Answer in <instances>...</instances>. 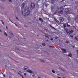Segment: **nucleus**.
Here are the masks:
<instances>
[{
  "mask_svg": "<svg viewBox=\"0 0 78 78\" xmlns=\"http://www.w3.org/2000/svg\"><path fill=\"white\" fill-rule=\"evenodd\" d=\"M35 4L34 3H32L30 4V7L32 9H34L35 8Z\"/></svg>",
  "mask_w": 78,
  "mask_h": 78,
  "instance_id": "1",
  "label": "nucleus"
},
{
  "mask_svg": "<svg viewBox=\"0 0 78 78\" xmlns=\"http://www.w3.org/2000/svg\"><path fill=\"white\" fill-rule=\"evenodd\" d=\"M67 23L63 24L64 28L66 31H67V30H68L67 28H66V27L67 26Z\"/></svg>",
  "mask_w": 78,
  "mask_h": 78,
  "instance_id": "2",
  "label": "nucleus"
},
{
  "mask_svg": "<svg viewBox=\"0 0 78 78\" xmlns=\"http://www.w3.org/2000/svg\"><path fill=\"white\" fill-rule=\"evenodd\" d=\"M26 11H27L29 12H31V9L30 7H28L26 10Z\"/></svg>",
  "mask_w": 78,
  "mask_h": 78,
  "instance_id": "3",
  "label": "nucleus"
},
{
  "mask_svg": "<svg viewBox=\"0 0 78 78\" xmlns=\"http://www.w3.org/2000/svg\"><path fill=\"white\" fill-rule=\"evenodd\" d=\"M74 30H69V32H67L66 31V33L67 34H69V35H70V33H73V32Z\"/></svg>",
  "mask_w": 78,
  "mask_h": 78,
  "instance_id": "4",
  "label": "nucleus"
},
{
  "mask_svg": "<svg viewBox=\"0 0 78 78\" xmlns=\"http://www.w3.org/2000/svg\"><path fill=\"white\" fill-rule=\"evenodd\" d=\"M61 50L62 51V53H67V50L65 49L61 48Z\"/></svg>",
  "mask_w": 78,
  "mask_h": 78,
  "instance_id": "5",
  "label": "nucleus"
},
{
  "mask_svg": "<svg viewBox=\"0 0 78 78\" xmlns=\"http://www.w3.org/2000/svg\"><path fill=\"white\" fill-rule=\"evenodd\" d=\"M26 39L25 38L22 39V38H21L20 40V42H23V41H25Z\"/></svg>",
  "mask_w": 78,
  "mask_h": 78,
  "instance_id": "6",
  "label": "nucleus"
},
{
  "mask_svg": "<svg viewBox=\"0 0 78 78\" xmlns=\"http://www.w3.org/2000/svg\"><path fill=\"white\" fill-rule=\"evenodd\" d=\"M60 21L61 22H62L64 21V18L62 17H60Z\"/></svg>",
  "mask_w": 78,
  "mask_h": 78,
  "instance_id": "7",
  "label": "nucleus"
},
{
  "mask_svg": "<svg viewBox=\"0 0 78 78\" xmlns=\"http://www.w3.org/2000/svg\"><path fill=\"white\" fill-rule=\"evenodd\" d=\"M75 21H76V22H78V15H77L76 16V17L75 18Z\"/></svg>",
  "mask_w": 78,
  "mask_h": 78,
  "instance_id": "8",
  "label": "nucleus"
},
{
  "mask_svg": "<svg viewBox=\"0 0 78 78\" xmlns=\"http://www.w3.org/2000/svg\"><path fill=\"white\" fill-rule=\"evenodd\" d=\"M64 12V11L62 10H61L60 11L58 12V13L59 14H62Z\"/></svg>",
  "mask_w": 78,
  "mask_h": 78,
  "instance_id": "9",
  "label": "nucleus"
},
{
  "mask_svg": "<svg viewBox=\"0 0 78 78\" xmlns=\"http://www.w3.org/2000/svg\"><path fill=\"white\" fill-rule=\"evenodd\" d=\"M9 33L10 34H11V35L13 37V34H12V32H11V31H9Z\"/></svg>",
  "mask_w": 78,
  "mask_h": 78,
  "instance_id": "10",
  "label": "nucleus"
},
{
  "mask_svg": "<svg viewBox=\"0 0 78 78\" xmlns=\"http://www.w3.org/2000/svg\"><path fill=\"white\" fill-rule=\"evenodd\" d=\"M67 19L69 21H70V20H71L70 17L69 16H68Z\"/></svg>",
  "mask_w": 78,
  "mask_h": 78,
  "instance_id": "11",
  "label": "nucleus"
},
{
  "mask_svg": "<svg viewBox=\"0 0 78 78\" xmlns=\"http://www.w3.org/2000/svg\"><path fill=\"white\" fill-rule=\"evenodd\" d=\"M39 20L41 22H41H44L43 20H42V19L41 18H39Z\"/></svg>",
  "mask_w": 78,
  "mask_h": 78,
  "instance_id": "12",
  "label": "nucleus"
},
{
  "mask_svg": "<svg viewBox=\"0 0 78 78\" xmlns=\"http://www.w3.org/2000/svg\"><path fill=\"white\" fill-rule=\"evenodd\" d=\"M51 9L52 12H53V10H54V7L53 6H51Z\"/></svg>",
  "mask_w": 78,
  "mask_h": 78,
  "instance_id": "13",
  "label": "nucleus"
},
{
  "mask_svg": "<svg viewBox=\"0 0 78 78\" xmlns=\"http://www.w3.org/2000/svg\"><path fill=\"white\" fill-rule=\"evenodd\" d=\"M26 13L27 14V15L28 16L30 14V12H29L27 11V12H26Z\"/></svg>",
  "mask_w": 78,
  "mask_h": 78,
  "instance_id": "14",
  "label": "nucleus"
},
{
  "mask_svg": "<svg viewBox=\"0 0 78 78\" xmlns=\"http://www.w3.org/2000/svg\"><path fill=\"white\" fill-rule=\"evenodd\" d=\"M18 73L19 74V75H20V76H21V75H22V72H21V71H19L18 72Z\"/></svg>",
  "mask_w": 78,
  "mask_h": 78,
  "instance_id": "15",
  "label": "nucleus"
},
{
  "mask_svg": "<svg viewBox=\"0 0 78 78\" xmlns=\"http://www.w3.org/2000/svg\"><path fill=\"white\" fill-rule=\"evenodd\" d=\"M27 72H28L29 73H32V72H32V71H31V70H27Z\"/></svg>",
  "mask_w": 78,
  "mask_h": 78,
  "instance_id": "16",
  "label": "nucleus"
},
{
  "mask_svg": "<svg viewBox=\"0 0 78 78\" xmlns=\"http://www.w3.org/2000/svg\"><path fill=\"white\" fill-rule=\"evenodd\" d=\"M40 62H45L44 59H40Z\"/></svg>",
  "mask_w": 78,
  "mask_h": 78,
  "instance_id": "17",
  "label": "nucleus"
},
{
  "mask_svg": "<svg viewBox=\"0 0 78 78\" xmlns=\"http://www.w3.org/2000/svg\"><path fill=\"white\" fill-rule=\"evenodd\" d=\"M68 56H69V57H72V53H70L69 54V55H68Z\"/></svg>",
  "mask_w": 78,
  "mask_h": 78,
  "instance_id": "18",
  "label": "nucleus"
},
{
  "mask_svg": "<svg viewBox=\"0 0 78 78\" xmlns=\"http://www.w3.org/2000/svg\"><path fill=\"white\" fill-rule=\"evenodd\" d=\"M48 37H47L45 38L46 41H47V42H48Z\"/></svg>",
  "mask_w": 78,
  "mask_h": 78,
  "instance_id": "19",
  "label": "nucleus"
},
{
  "mask_svg": "<svg viewBox=\"0 0 78 78\" xmlns=\"http://www.w3.org/2000/svg\"><path fill=\"white\" fill-rule=\"evenodd\" d=\"M16 50H17V51H18L19 53H20V50H19V48H16Z\"/></svg>",
  "mask_w": 78,
  "mask_h": 78,
  "instance_id": "20",
  "label": "nucleus"
},
{
  "mask_svg": "<svg viewBox=\"0 0 78 78\" xmlns=\"http://www.w3.org/2000/svg\"><path fill=\"white\" fill-rule=\"evenodd\" d=\"M24 5H25V4L24 3H23V4L22 5V7H21L22 8H23V7H24Z\"/></svg>",
  "mask_w": 78,
  "mask_h": 78,
  "instance_id": "21",
  "label": "nucleus"
},
{
  "mask_svg": "<svg viewBox=\"0 0 78 78\" xmlns=\"http://www.w3.org/2000/svg\"><path fill=\"white\" fill-rule=\"evenodd\" d=\"M48 5H49V4H48V3H46L44 4V5L46 7H47V6H48Z\"/></svg>",
  "mask_w": 78,
  "mask_h": 78,
  "instance_id": "22",
  "label": "nucleus"
},
{
  "mask_svg": "<svg viewBox=\"0 0 78 78\" xmlns=\"http://www.w3.org/2000/svg\"><path fill=\"white\" fill-rule=\"evenodd\" d=\"M59 9V7H57L56 9V11H58Z\"/></svg>",
  "mask_w": 78,
  "mask_h": 78,
  "instance_id": "23",
  "label": "nucleus"
},
{
  "mask_svg": "<svg viewBox=\"0 0 78 78\" xmlns=\"http://www.w3.org/2000/svg\"><path fill=\"white\" fill-rule=\"evenodd\" d=\"M24 16H25V17H26L27 16V14L26 13H25L24 14V15H23Z\"/></svg>",
  "mask_w": 78,
  "mask_h": 78,
  "instance_id": "24",
  "label": "nucleus"
},
{
  "mask_svg": "<svg viewBox=\"0 0 78 78\" xmlns=\"http://www.w3.org/2000/svg\"><path fill=\"white\" fill-rule=\"evenodd\" d=\"M4 35L6 36H8V34H7L5 32H4Z\"/></svg>",
  "mask_w": 78,
  "mask_h": 78,
  "instance_id": "25",
  "label": "nucleus"
},
{
  "mask_svg": "<svg viewBox=\"0 0 78 78\" xmlns=\"http://www.w3.org/2000/svg\"><path fill=\"white\" fill-rule=\"evenodd\" d=\"M55 21H56V22H57V23H59V21L58 20H56V19H55Z\"/></svg>",
  "mask_w": 78,
  "mask_h": 78,
  "instance_id": "26",
  "label": "nucleus"
},
{
  "mask_svg": "<svg viewBox=\"0 0 78 78\" xmlns=\"http://www.w3.org/2000/svg\"><path fill=\"white\" fill-rule=\"evenodd\" d=\"M68 12H68L67 11H65V14H67V13H68Z\"/></svg>",
  "mask_w": 78,
  "mask_h": 78,
  "instance_id": "27",
  "label": "nucleus"
},
{
  "mask_svg": "<svg viewBox=\"0 0 78 78\" xmlns=\"http://www.w3.org/2000/svg\"><path fill=\"white\" fill-rule=\"evenodd\" d=\"M50 27H51V28H53V29H54V30H55V28L52 26L50 25Z\"/></svg>",
  "mask_w": 78,
  "mask_h": 78,
  "instance_id": "28",
  "label": "nucleus"
},
{
  "mask_svg": "<svg viewBox=\"0 0 78 78\" xmlns=\"http://www.w3.org/2000/svg\"><path fill=\"white\" fill-rule=\"evenodd\" d=\"M42 45H43V46H45V43H42Z\"/></svg>",
  "mask_w": 78,
  "mask_h": 78,
  "instance_id": "29",
  "label": "nucleus"
},
{
  "mask_svg": "<svg viewBox=\"0 0 78 78\" xmlns=\"http://www.w3.org/2000/svg\"><path fill=\"white\" fill-rule=\"evenodd\" d=\"M52 72L53 73H55V71L54 70H52Z\"/></svg>",
  "mask_w": 78,
  "mask_h": 78,
  "instance_id": "30",
  "label": "nucleus"
},
{
  "mask_svg": "<svg viewBox=\"0 0 78 78\" xmlns=\"http://www.w3.org/2000/svg\"><path fill=\"white\" fill-rule=\"evenodd\" d=\"M66 9H67V10H68V11H70L71 9H69V8H67Z\"/></svg>",
  "mask_w": 78,
  "mask_h": 78,
  "instance_id": "31",
  "label": "nucleus"
},
{
  "mask_svg": "<svg viewBox=\"0 0 78 78\" xmlns=\"http://www.w3.org/2000/svg\"><path fill=\"white\" fill-rule=\"evenodd\" d=\"M1 21L2 23L4 25V22H3V20H1Z\"/></svg>",
  "mask_w": 78,
  "mask_h": 78,
  "instance_id": "32",
  "label": "nucleus"
},
{
  "mask_svg": "<svg viewBox=\"0 0 78 78\" xmlns=\"http://www.w3.org/2000/svg\"><path fill=\"white\" fill-rule=\"evenodd\" d=\"M9 39H10V38H7V39H8V41H11V40H9Z\"/></svg>",
  "mask_w": 78,
  "mask_h": 78,
  "instance_id": "33",
  "label": "nucleus"
},
{
  "mask_svg": "<svg viewBox=\"0 0 78 78\" xmlns=\"http://www.w3.org/2000/svg\"><path fill=\"white\" fill-rule=\"evenodd\" d=\"M75 3H76V4H78V1H76L75 2Z\"/></svg>",
  "mask_w": 78,
  "mask_h": 78,
  "instance_id": "34",
  "label": "nucleus"
},
{
  "mask_svg": "<svg viewBox=\"0 0 78 78\" xmlns=\"http://www.w3.org/2000/svg\"><path fill=\"white\" fill-rule=\"evenodd\" d=\"M67 27H70V26L69 24H68L67 23Z\"/></svg>",
  "mask_w": 78,
  "mask_h": 78,
  "instance_id": "35",
  "label": "nucleus"
},
{
  "mask_svg": "<svg viewBox=\"0 0 78 78\" xmlns=\"http://www.w3.org/2000/svg\"><path fill=\"white\" fill-rule=\"evenodd\" d=\"M33 19L34 20H35L36 19V17H34L33 18Z\"/></svg>",
  "mask_w": 78,
  "mask_h": 78,
  "instance_id": "36",
  "label": "nucleus"
},
{
  "mask_svg": "<svg viewBox=\"0 0 78 78\" xmlns=\"http://www.w3.org/2000/svg\"><path fill=\"white\" fill-rule=\"evenodd\" d=\"M60 9H64V8H63V7H60Z\"/></svg>",
  "mask_w": 78,
  "mask_h": 78,
  "instance_id": "37",
  "label": "nucleus"
},
{
  "mask_svg": "<svg viewBox=\"0 0 78 78\" xmlns=\"http://www.w3.org/2000/svg\"><path fill=\"white\" fill-rule=\"evenodd\" d=\"M9 1L10 2V3L12 2V0H9Z\"/></svg>",
  "mask_w": 78,
  "mask_h": 78,
  "instance_id": "38",
  "label": "nucleus"
},
{
  "mask_svg": "<svg viewBox=\"0 0 78 78\" xmlns=\"http://www.w3.org/2000/svg\"><path fill=\"white\" fill-rule=\"evenodd\" d=\"M66 43H67V44H69V42L68 41H66Z\"/></svg>",
  "mask_w": 78,
  "mask_h": 78,
  "instance_id": "39",
  "label": "nucleus"
},
{
  "mask_svg": "<svg viewBox=\"0 0 78 78\" xmlns=\"http://www.w3.org/2000/svg\"><path fill=\"white\" fill-rule=\"evenodd\" d=\"M73 15H74V16H75L76 14L74 13H73Z\"/></svg>",
  "mask_w": 78,
  "mask_h": 78,
  "instance_id": "40",
  "label": "nucleus"
},
{
  "mask_svg": "<svg viewBox=\"0 0 78 78\" xmlns=\"http://www.w3.org/2000/svg\"><path fill=\"white\" fill-rule=\"evenodd\" d=\"M51 41H53V40H54L53 38H51Z\"/></svg>",
  "mask_w": 78,
  "mask_h": 78,
  "instance_id": "41",
  "label": "nucleus"
},
{
  "mask_svg": "<svg viewBox=\"0 0 78 78\" xmlns=\"http://www.w3.org/2000/svg\"><path fill=\"white\" fill-rule=\"evenodd\" d=\"M27 68H24V70H27Z\"/></svg>",
  "mask_w": 78,
  "mask_h": 78,
  "instance_id": "42",
  "label": "nucleus"
},
{
  "mask_svg": "<svg viewBox=\"0 0 78 78\" xmlns=\"http://www.w3.org/2000/svg\"><path fill=\"white\" fill-rule=\"evenodd\" d=\"M24 75H25V76H26L27 75V74H26V73H24Z\"/></svg>",
  "mask_w": 78,
  "mask_h": 78,
  "instance_id": "43",
  "label": "nucleus"
},
{
  "mask_svg": "<svg viewBox=\"0 0 78 78\" xmlns=\"http://www.w3.org/2000/svg\"><path fill=\"white\" fill-rule=\"evenodd\" d=\"M21 76H22V78H24V77H23V76L22 75H21Z\"/></svg>",
  "mask_w": 78,
  "mask_h": 78,
  "instance_id": "44",
  "label": "nucleus"
},
{
  "mask_svg": "<svg viewBox=\"0 0 78 78\" xmlns=\"http://www.w3.org/2000/svg\"><path fill=\"white\" fill-rule=\"evenodd\" d=\"M70 37H73V36L72 35H70Z\"/></svg>",
  "mask_w": 78,
  "mask_h": 78,
  "instance_id": "45",
  "label": "nucleus"
},
{
  "mask_svg": "<svg viewBox=\"0 0 78 78\" xmlns=\"http://www.w3.org/2000/svg\"><path fill=\"white\" fill-rule=\"evenodd\" d=\"M56 13H57V12H56L55 13H54V14H56Z\"/></svg>",
  "mask_w": 78,
  "mask_h": 78,
  "instance_id": "46",
  "label": "nucleus"
},
{
  "mask_svg": "<svg viewBox=\"0 0 78 78\" xmlns=\"http://www.w3.org/2000/svg\"><path fill=\"white\" fill-rule=\"evenodd\" d=\"M3 76H4V77H5V74H3Z\"/></svg>",
  "mask_w": 78,
  "mask_h": 78,
  "instance_id": "47",
  "label": "nucleus"
},
{
  "mask_svg": "<svg viewBox=\"0 0 78 78\" xmlns=\"http://www.w3.org/2000/svg\"><path fill=\"white\" fill-rule=\"evenodd\" d=\"M0 32H1V33H2V30H1V29H0Z\"/></svg>",
  "mask_w": 78,
  "mask_h": 78,
  "instance_id": "48",
  "label": "nucleus"
},
{
  "mask_svg": "<svg viewBox=\"0 0 78 78\" xmlns=\"http://www.w3.org/2000/svg\"><path fill=\"white\" fill-rule=\"evenodd\" d=\"M15 25L16 27H17V24H16V23H15Z\"/></svg>",
  "mask_w": 78,
  "mask_h": 78,
  "instance_id": "49",
  "label": "nucleus"
},
{
  "mask_svg": "<svg viewBox=\"0 0 78 78\" xmlns=\"http://www.w3.org/2000/svg\"><path fill=\"white\" fill-rule=\"evenodd\" d=\"M41 78V76H39L38 77V78Z\"/></svg>",
  "mask_w": 78,
  "mask_h": 78,
  "instance_id": "50",
  "label": "nucleus"
},
{
  "mask_svg": "<svg viewBox=\"0 0 78 78\" xmlns=\"http://www.w3.org/2000/svg\"><path fill=\"white\" fill-rule=\"evenodd\" d=\"M49 47L50 48H51V47H51V46H49Z\"/></svg>",
  "mask_w": 78,
  "mask_h": 78,
  "instance_id": "51",
  "label": "nucleus"
},
{
  "mask_svg": "<svg viewBox=\"0 0 78 78\" xmlns=\"http://www.w3.org/2000/svg\"><path fill=\"white\" fill-rule=\"evenodd\" d=\"M57 78H61V77H59V76H58V77H57Z\"/></svg>",
  "mask_w": 78,
  "mask_h": 78,
  "instance_id": "52",
  "label": "nucleus"
},
{
  "mask_svg": "<svg viewBox=\"0 0 78 78\" xmlns=\"http://www.w3.org/2000/svg\"><path fill=\"white\" fill-rule=\"evenodd\" d=\"M9 78H12V77L11 76H10Z\"/></svg>",
  "mask_w": 78,
  "mask_h": 78,
  "instance_id": "53",
  "label": "nucleus"
},
{
  "mask_svg": "<svg viewBox=\"0 0 78 78\" xmlns=\"http://www.w3.org/2000/svg\"><path fill=\"white\" fill-rule=\"evenodd\" d=\"M6 29H8V27L6 26Z\"/></svg>",
  "mask_w": 78,
  "mask_h": 78,
  "instance_id": "54",
  "label": "nucleus"
},
{
  "mask_svg": "<svg viewBox=\"0 0 78 78\" xmlns=\"http://www.w3.org/2000/svg\"><path fill=\"white\" fill-rule=\"evenodd\" d=\"M3 2H5V0H2Z\"/></svg>",
  "mask_w": 78,
  "mask_h": 78,
  "instance_id": "55",
  "label": "nucleus"
},
{
  "mask_svg": "<svg viewBox=\"0 0 78 78\" xmlns=\"http://www.w3.org/2000/svg\"><path fill=\"white\" fill-rule=\"evenodd\" d=\"M32 76H34L35 75H32Z\"/></svg>",
  "mask_w": 78,
  "mask_h": 78,
  "instance_id": "56",
  "label": "nucleus"
},
{
  "mask_svg": "<svg viewBox=\"0 0 78 78\" xmlns=\"http://www.w3.org/2000/svg\"><path fill=\"white\" fill-rule=\"evenodd\" d=\"M16 19H18V20H19V19H18V18H17V17H16Z\"/></svg>",
  "mask_w": 78,
  "mask_h": 78,
  "instance_id": "57",
  "label": "nucleus"
},
{
  "mask_svg": "<svg viewBox=\"0 0 78 78\" xmlns=\"http://www.w3.org/2000/svg\"><path fill=\"white\" fill-rule=\"evenodd\" d=\"M9 20L10 21H11V19H9Z\"/></svg>",
  "mask_w": 78,
  "mask_h": 78,
  "instance_id": "58",
  "label": "nucleus"
},
{
  "mask_svg": "<svg viewBox=\"0 0 78 78\" xmlns=\"http://www.w3.org/2000/svg\"><path fill=\"white\" fill-rule=\"evenodd\" d=\"M58 15L59 16H61V15H60V14H59V15Z\"/></svg>",
  "mask_w": 78,
  "mask_h": 78,
  "instance_id": "59",
  "label": "nucleus"
},
{
  "mask_svg": "<svg viewBox=\"0 0 78 78\" xmlns=\"http://www.w3.org/2000/svg\"><path fill=\"white\" fill-rule=\"evenodd\" d=\"M77 12H78V8L77 9Z\"/></svg>",
  "mask_w": 78,
  "mask_h": 78,
  "instance_id": "60",
  "label": "nucleus"
},
{
  "mask_svg": "<svg viewBox=\"0 0 78 78\" xmlns=\"http://www.w3.org/2000/svg\"><path fill=\"white\" fill-rule=\"evenodd\" d=\"M24 27H27V26H25Z\"/></svg>",
  "mask_w": 78,
  "mask_h": 78,
  "instance_id": "61",
  "label": "nucleus"
},
{
  "mask_svg": "<svg viewBox=\"0 0 78 78\" xmlns=\"http://www.w3.org/2000/svg\"><path fill=\"white\" fill-rule=\"evenodd\" d=\"M75 0H72V1H75Z\"/></svg>",
  "mask_w": 78,
  "mask_h": 78,
  "instance_id": "62",
  "label": "nucleus"
},
{
  "mask_svg": "<svg viewBox=\"0 0 78 78\" xmlns=\"http://www.w3.org/2000/svg\"><path fill=\"white\" fill-rule=\"evenodd\" d=\"M76 51L77 52H78V50H77Z\"/></svg>",
  "mask_w": 78,
  "mask_h": 78,
  "instance_id": "63",
  "label": "nucleus"
},
{
  "mask_svg": "<svg viewBox=\"0 0 78 78\" xmlns=\"http://www.w3.org/2000/svg\"><path fill=\"white\" fill-rule=\"evenodd\" d=\"M77 55L78 56V52L77 53Z\"/></svg>",
  "mask_w": 78,
  "mask_h": 78,
  "instance_id": "64",
  "label": "nucleus"
}]
</instances>
